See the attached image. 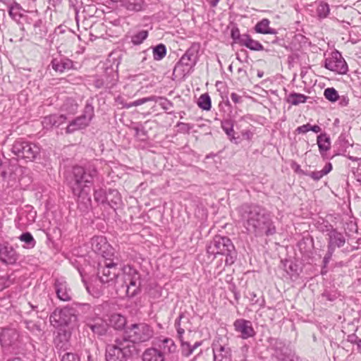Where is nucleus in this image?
Masks as SVG:
<instances>
[{
  "mask_svg": "<svg viewBox=\"0 0 361 361\" xmlns=\"http://www.w3.org/2000/svg\"><path fill=\"white\" fill-rule=\"evenodd\" d=\"M238 214L239 222L248 233L270 236L276 233L271 214L262 206L244 204L238 208Z\"/></svg>",
  "mask_w": 361,
  "mask_h": 361,
  "instance_id": "1",
  "label": "nucleus"
},
{
  "mask_svg": "<svg viewBox=\"0 0 361 361\" xmlns=\"http://www.w3.org/2000/svg\"><path fill=\"white\" fill-rule=\"evenodd\" d=\"M97 174L96 166L89 164L85 167L74 166L66 177L73 195L77 197L78 208L82 212H87L91 208L90 187Z\"/></svg>",
  "mask_w": 361,
  "mask_h": 361,
  "instance_id": "2",
  "label": "nucleus"
},
{
  "mask_svg": "<svg viewBox=\"0 0 361 361\" xmlns=\"http://www.w3.org/2000/svg\"><path fill=\"white\" fill-rule=\"evenodd\" d=\"M207 253L226 257L225 266H231L237 259V252L231 240L226 236L216 235L207 247Z\"/></svg>",
  "mask_w": 361,
  "mask_h": 361,
  "instance_id": "3",
  "label": "nucleus"
},
{
  "mask_svg": "<svg viewBox=\"0 0 361 361\" xmlns=\"http://www.w3.org/2000/svg\"><path fill=\"white\" fill-rule=\"evenodd\" d=\"M136 350L135 345L123 336L116 338L114 344L106 345L105 358L106 361H127Z\"/></svg>",
  "mask_w": 361,
  "mask_h": 361,
  "instance_id": "4",
  "label": "nucleus"
},
{
  "mask_svg": "<svg viewBox=\"0 0 361 361\" xmlns=\"http://www.w3.org/2000/svg\"><path fill=\"white\" fill-rule=\"evenodd\" d=\"M123 284L128 297H134L141 291L144 279L140 273L131 265H123L121 271Z\"/></svg>",
  "mask_w": 361,
  "mask_h": 361,
  "instance_id": "5",
  "label": "nucleus"
},
{
  "mask_svg": "<svg viewBox=\"0 0 361 361\" xmlns=\"http://www.w3.org/2000/svg\"><path fill=\"white\" fill-rule=\"evenodd\" d=\"M123 264L115 262L111 257L99 264L97 276L102 283H115L121 274Z\"/></svg>",
  "mask_w": 361,
  "mask_h": 361,
  "instance_id": "6",
  "label": "nucleus"
},
{
  "mask_svg": "<svg viewBox=\"0 0 361 361\" xmlns=\"http://www.w3.org/2000/svg\"><path fill=\"white\" fill-rule=\"evenodd\" d=\"M126 340L134 345L149 341L154 336L152 326L145 323L133 324L125 330Z\"/></svg>",
  "mask_w": 361,
  "mask_h": 361,
  "instance_id": "7",
  "label": "nucleus"
},
{
  "mask_svg": "<svg viewBox=\"0 0 361 361\" xmlns=\"http://www.w3.org/2000/svg\"><path fill=\"white\" fill-rule=\"evenodd\" d=\"M267 349L271 356L278 361H287L295 355L286 343L280 338L270 337L267 339Z\"/></svg>",
  "mask_w": 361,
  "mask_h": 361,
  "instance_id": "8",
  "label": "nucleus"
},
{
  "mask_svg": "<svg viewBox=\"0 0 361 361\" xmlns=\"http://www.w3.org/2000/svg\"><path fill=\"white\" fill-rule=\"evenodd\" d=\"M39 152V147L36 144L22 139L16 140L12 146V152L26 161H34Z\"/></svg>",
  "mask_w": 361,
  "mask_h": 361,
  "instance_id": "9",
  "label": "nucleus"
},
{
  "mask_svg": "<svg viewBox=\"0 0 361 361\" xmlns=\"http://www.w3.org/2000/svg\"><path fill=\"white\" fill-rule=\"evenodd\" d=\"M94 116V106L92 103L87 102L82 114L72 120L66 128L67 134H71L80 130L85 129L89 126Z\"/></svg>",
  "mask_w": 361,
  "mask_h": 361,
  "instance_id": "10",
  "label": "nucleus"
},
{
  "mask_svg": "<svg viewBox=\"0 0 361 361\" xmlns=\"http://www.w3.org/2000/svg\"><path fill=\"white\" fill-rule=\"evenodd\" d=\"M76 320L77 316L75 311L70 307L56 309L49 317L51 324L56 328L68 326Z\"/></svg>",
  "mask_w": 361,
  "mask_h": 361,
  "instance_id": "11",
  "label": "nucleus"
},
{
  "mask_svg": "<svg viewBox=\"0 0 361 361\" xmlns=\"http://www.w3.org/2000/svg\"><path fill=\"white\" fill-rule=\"evenodd\" d=\"M324 67L338 74L344 75L348 71V66L340 51L335 49L325 59Z\"/></svg>",
  "mask_w": 361,
  "mask_h": 361,
  "instance_id": "12",
  "label": "nucleus"
},
{
  "mask_svg": "<svg viewBox=\"0 0 361 361\" xmlns=\"http://www.w3.org/2000/svg\"><path fill=\"white\" fill-rule=\"evenodd\" d=\"M93 196L97 203L106 204L112 208L121 202L120 195L117 190L109 189L106 192L105 190L99 188L94 190Z\"/></svg>",
  "mask_w": 361,
  "mask_h": 361,
  "instance_id": "13",
  "label": "nucleus"
},
{
  "mask_svg": "<svg viewBox=\"0 0 361 361\" xmlns=\"http://www.w3.org/2000/svg\"><path fill=\"white\" fill-rule=\"evenodd\" d=\"M214 361H224L231 359V349L226 341L218 337L212 345Z\"/></svg>",
  "mask_w": 361,
  "mask_h": 361,
  "instance_id": "14",
  "label": "nucleus"
},
{
  "mask_svg": "<svg viewBox=\"0 0 361 361\" xmlns=\"http://www.w3.org/2000/svg\"><path fill=\"white\" fill-rule=\"evenodd\" d=\"M20 341V333L16 329H4L0 334V343L4 348H18Z\"/></svg>",
  "mask_w": 361,
  "mask_h": 361,
  "instance_id": "15",
  "label": "nucleus"
},
{
  "mask_svg": "<svg viewBox=\"0 0 361 361\" xmlns=\"http://www.w3.org/2000/svg\"><path fill=\"white\" fill-rule=\"evenodd\" d=\"M92 250L102 255L105 259H109L114 255L113 247L109 244L105 237L96 235L91 239Z\"/></svg>",
  "mask_w": 361,
  "mask_h": 361,
  "instance_id": "16",
  "label": "nucleus"
},
{
  "mask_svg": "<svg viewBox=\"0 0 361 361\" xmlns=\"http://www.w3.org/2000/svg\"><path fill=\"white\" fill-rule=\"evenodd\" d=\"M19 259V254L9 243H0V261L8 265L15 264Z\"/></svg>",
  "mask_w": 361,
  "mask_h": 361,
  "instance_id": "17",
  "label": "nucleus"
},
{
  "mask_svg": "<svg viewBox=\"0 0 361 361\" xmlns=\"http://www.w3.org/2000/svg\"><path fill=\"white\" fill-rule=\"evenodd\" d=\"M233 327L235 331L240 334L242 339H248L255 336V331L249 320L238 319L233 322Z\"/></svg>",
  "mask_w": 361,
  "mask_h": 361,
  "instance_id": "18",
  "label": "nucleus"
},
{
  "mask_svg": "<svg viewBox=\"0 0 361 361\" xmlns=\"http://www.w3.org/2000/svg\"><path fill=\"white\" fill-rule=\"evenodd\" d=\"M71 333L68 330L59 329L54 339V345L57 350L66 351L71 348L70 338Z\"/></svg>",
  "mask_w": 361,
  "mask_h": 361,
  "instance_id": "19",
  "label": "nucleus"
},
{
  "mask_svg": "<svg viewBox=\"0 0 361 361\" xmlns=\"http://www.w3.org/2000/svg\"><path fill=\"white\" fill-rule=\"evenodd\" d=\"M54 289L57 298L64 302L70 301L72 298V292L66 281L63 279H56L54 283Z\"/></svg>",
  "mask_w": 361,
  "mask_h": 361,
  "instance_id": "20",
  "label": "nucleus"
},
{
  "mask_svg": "<svg viewBox=\"0 0 361 361\" xmlns=\"http://www.w3.org/2000/svg\"><path fill=\"white\" fill-rule=\"evenodd\" d=\"M200 45L192 44L180 59L178 65L192 66L195 64Z\"/></svg>",
  "mask_w": 361,
  "mask_h": 361,
  "instance_id": "21",
  "label": "nucleus"
},
{
  "mask_svg": "<svg viewBox=\"0 0 361 361\" xmlns=\"http://www.w3.org/2000/svg\"><path fill=\"white\" fill-rule=\"evenodd\" d=\"M67 118L63 114H50L44 116L42 120V125L44 129L58 128L66 121Z\"/></svg>",
  "mask_w": 361,
  "mask_h": 361,
  "instance_id": "22",
  "label": "nucleus"
},
{
  "mask_svg": "<svg viewBox=\"0 0 361 361\" xmlns=\"http://www.w3.org/2000/svg\"><path fill=\"white\" fill-rule=\"evenodd\" d=\"M270 20L267 18H263L260 21L257 22L255 25L254 29L257 33L264 35H274L275 37L272 40L273 44H277L279 41V38L276 36L278 31L272 27H269Z\"/></svg>",
  "mask_w": 361,
  "mask_h": 361,
  "instance_id": "23",
  "label": "nucleus"
},
{
  "mask_svg": "<svg viewBox=\"0 0 361 361\" xmlns=\"http://www.w3.org/2000/svg\"><path fill=\"white\" fill-rule=\"evenodd\" d=\"M80 310L82 313V316L84 319L87 326H89L90 323H92L100 319L98 314L96 312L94 307L91 306L89 304L83 303L79 305Z\"/></svg>",
  "mask_w": 361,
  "mask_h": 361,
  "instance_id": "24",
  "label": "nucleus"
},
{
  "mask_svg": "<svg viewBox=\"0 0 361 361\" xmlns=\"http://www.w3.org/2000/svg\"><path fill=\"white\" fill-rule=\"evenodd\" d=\"M154 345L158 346V348L164 353V355L166 354H173L177 349L173 339L163 336L157 338V342Z\"/></svg>",
  "mask_w": 361,
  "mask_h": 361,
  "instance_id": "25",
  "label": "nucleus"
},
{
  "mask_svg": "<svg viewBox=\"0 0 361 361\" xmlns=\"http://www.w3.org/2000/svg\"><path fill=\"white\" fill-rule=\"evenodd\" d=\"M142 361H165L164 353L157 347L146 348L142 355Z\"/></svg>",
  "mask_w": 361,
  "mask_h": 361,
  "instance_id": "26",
  "label": "nucleus"
},
{
  "mask_svg": "<svg viewBox=\"0 0 361 361\" xmlns=\"http://www.w3.org/2000/svg\"><path fill=\"white\" fill-rule=\"evenodd\" d=\"M346 239L344 235L336 228L328 236L327 247L334 250L344 246Z\"/></svg>",
  "mask_w": 361,
  "mask_h": 361,
  "instance_id": "27",
  "label": "nucleus"
},
{
  "mask_svg": "<svg viewBox=\"0 0 361 361\" xmlns=\"http://www.w3.org/2000/svg\"><path fill=\"white\" fill-rule=\"evenodd\" d=\"M51 64L55 71L60 73L73 68V61L67 58L53 59Z\"/></svg>",
  "mask_w": 361,
  "mask_h": 361,
  "instance_id": "28",
  "label": "nucleus"
},
{
  "mask_svg": "<svg viewBox=\"0 0 361 361\" xmlns=\"http://www.w3.org/2000/svg\"><path fill=\"white\" fill-rule=\"evenodd\" d=\"M87 326L98 336L105 335L109 329V324L102 318L97 319V321L92 323H90Z\"/></svg>",
  "mask_w": 361,
  "mask_h": 361,
  "instance_id": "29",
  "label": "nucleus"
},
{
  "mask_svg": "<svg viewBox=\"0 0 361 361\" xmlns=\"http://www.w3.org/2000/svg\"><path fill=\"white\" fill-rule=\"evenodd\" d=\"M317 142L319 147V150L322 157L325 153L330 149L331 142L329 136L326 133H321L317 136Z\"/></svg>",
  "mask_w": 361,
  "mask_h": 361,
  "instance_id": "30",
  "label": "nucleus"
},
{
  "mask_svg": "<svg viewBox=\"0 0 361 361\" xmlns=\"http://www.w3.org/2000/svg\"><path fill=\"white\" fill-rule=\"evenodd\" d=\"M221 126L229 140L236 143V137H235V131L233 129V121L231 118H225L221 121Z\"/></svg>",
  "mask_w": 361,
  "mask_h": 361,
  "instance_id": "31",
  "label": "nucleus"
},
{
  "mask_svg": "<svg viewBox=\"0 0 361 361\" xmlns=\"http://www.w3.org/2000/svg\"><path fill=\"white\" fill-rule=\"evenodd\" d=\"M78 106L79 105L75 99L68 97L64 101L61 110L68 115H74L78 111Z\"/></svg>",
  "mask_w": 361,
  "mask_h": 361,
  "instance_id": "32",
  "label": "nucleus"
},
{
  "mask_svg": "<svg viewBox=\"0 0 361 361\" xmlns=\"http://www.w3.org/2000/svg\"><path fill=\"white\" fill-rule=\"evenodd\" d=\"M25 10L22 6L17 2L13 1L8 6V14L11 18L15 21H19L23 16V12Z\"/></svg>",
  "mask_w": 361,
  "mask_h": 361,
  "instance_id": "33",
  "label": "nucleus"
},
{
  "mask_svg": "<svg viewBox=\"0 0 361 361\" xmlns=\"http://www.w3.org/2000/svg\"><path fill=\"white\" fill-rule=\"evenodd\" d=\"M109 324L116 330H121L126 324V319L120 314H112L109 317Z\"/></svg>",
  "mask_w": 361,
  "mask_h": 361,
  "instance_id": "34",
  "label": "nucleus"
},
{
  "mask_svg": "<svg viewBox=\"0 0 361 361\" xmlns=\"http://www.w3.org/2000/svg\"><path fill=\"white\" fill-rule=\"evenodd\" d=\"M244 38L240 46L245 47L252 51H262L264 49L263 45L259 41L253 39L250 35L247 34Z\"/></svg>",
  "mask_w": 361,
  "mask_h": 361,
  "instance_id": "35",
  "label": "nucleus"
},
{
  "mask_svg": "<svg viewBox=\"0 0 361 361\" xmlns=\"http://www.w3.org/2000/svg\"><path fill=\"white\" fill-rule=\"evenodd\" d=\"M18 239L24 243L23 247L25 249H32L35 247L37 243L34 237L30 232L23 233L18 237Z\"/></svg>",
  "mask_w": 361,
  "mask_h": 361,
  "instance_id": "36",
  "label": "nucleus"
},
{
  "mask_svg": "<svg viewBox=\"0 0 361 361\" xmlns=\"http://www.w3.org/2000/svg\"><path fill=\"white\" fill-rule=\"evenodd\" d=\"M307 97L303 94L293 92L288 95L286 101L288 103L296 106L306 102Z\"/></svg>",
  "mask_w": 361,
  "mask_h": 361,
  "instance_id": "37",
  "label": "nucleus"
},
{
  "mask_svg": "<svg viewBox=\"0 0 361 361\" xmlns=\"http://www.w3.org/2000/svg\"><path fill=\"white\" fill-rule=\"evenodd\" d=\"M148 34V31L146 30H138L131 35V42L134 45H140L147 38Z\"/></svg>",
  "mask_w": 361,
  "mask_h": 361,
  "instance_id": "38",
  "label": "nucleus"
},
{
  "mask_svg": "<svg viewBox=\"0 0 361 361\" xmlns=\"http://www.w3.org/2000/svg\"><path fill=\"white\" fill-rule=\"evenodd\" d=\"M23 323L25 325V328L33 335L39 336H40L43 330L41 328L40 324L35 322L33 321L25 320Z\"/></svg>",
  "mask_w": 361,
  "mask_h": 361,
  "instance_id": "39",
  "label": "nucleus"
},
{
  "mask_svg": "<svg viewBox=\"0 0 361 361\" xmlns=\"http://www.w3.org/2000/svg\"><path fill=\"white\" fill-rule=\"evenodd\" d=\"M152 49L153 58L155 61H161L166 54V47L164 44H159L151 47Z\"/></svg>",
  "mask_w": 361,
  "mask_h": 361,
  "instance_id": "40",
  "label": "nucleus"
},
{
  "mask_svg": "<svg viewBox=\"0 0 361 361\" xmlns=\"http://www.w3.org/2000/svg\"><path fill=\"white\" fill-rule=\"evenodd\" d=\"M330 13V8L328 3L320 1L317 4L316 13L319 19H324L327 18Z\"/></svg>",
  "mask_w": 361,
  "mask_h": 361,
  "instance_id": "41",
  "label": "nucleus"
},
{
  "mask_svg": "<svg viewBox=\"0 0 361 361\" xmlns=\"http://www.w3.org/2000/svg\"><path fill=\"white\" fill-rule=\"evenodd\" d=\"M197 105L202 110H210L212 107V101L209 95L207 93L201 94L198 99Z\"/></svg>",
  "mask_w": 361,
  "mask_h": 361,
  "instance_id": "42",
  "label": "nucleus"
},
{
  "mask_svg": "<svg viewBox=\"0 0 361 361\" xmlns=\"http://www.w3.org/2000/svg\"><path fill=\"white\" fill-rule=\"evenodd\" d=\"M144 1L143 0H128L126 2V8L128 11H140L143 9Z\"/></svg>",
  "mask_w": 361,
  "mask_h": 361,
  "instance_id": "43",
  "label": "nucleus"
},
{
  "mask_svg": "<svg viewBox=\"0 0 361 361\" xmlns=\"http://www.w3.org/2000/svg\"><path fill=\"white\" fill-rule=\"evenodd\" d=\"M156 99H157V96H151V97H144V98L137 99L133 102H130V103H128L126 104H123V107L126 109H130L133 106H137L144 104L146 102H152V100H156Z\"/></svg>",
  "mask_w": 361,
  "mask_h": 361,
  "instance_id": "44",
  "label": "nucleus"
},
{
  "mask_svg": "<svg viewBox=\"0 0 361 361\" xmlns=\"http://www.w3.org/2000/svg\"><path fill=\"white\" fill-rule=\"evenodd\" d=\"M283 269L290 276L298 274V266L291 261H282Z\"/></svg>",
  "mask_w": 361,
  "mask_h": 361,
  "instance_id": "45",
  "label": "nucleus"
},
{
  "mask_svg": "<svg viewBox=\"0 0 361 361\" xmlns=\"http://www.w3.org/2000/svg\"><path fill=\"white\" fill-rule=\"evenodd\" d=\"M324 95L326 99L334 102L339 98L338 92L334 87H328L324 90Z\"/></svg>",
  "mask_w": 361,
  "mask_h": 361,
  "instance_id": "46",
  "label": "nucleus"
},
{
  "mask_svg": "<svg viewBox=\"0 0 361 361\" xmlns=\"http://www.w3.org/2000/svg\"><path fill=\"white\" fill-rule=\"evenodd\" d=\"M180 350L181 354L183 357H189L190 355L192 354L193 349L192 347V345L188 341H185L184 340L180 341Z\"/></svg>",
  "mask_w": 361,
  "mask_h": 361,
  "instance_id": "47",
  "label": "nucleus"
},
{
  "mask_svg": "<svg viewBox=\"0 0 361 361\" xmlns=\"http://www.w3.org/2000/svg\"><path fill=\"white\" fill-rule=\"evenodd\" d=\"M152 102H159V106L165 111H168L173 106L172 102L163 97H157V99L152 100Z\"/></svg>",
  "mask_w": 361,
  "mask_h": 361,
  "instance_id": "48",
  "label": "nucleus"
},
{
  "mask_svg": "<svg viewBox=\"0 0 361 361\" xmlns=\"http://www.w3.org/2000/svg\"><path fill=\"white\" fill-rule=\"evenodd\" d=\"M246 35L247 34L241 35L238 27H233L231 30V37L233 41L239 45L242 44L243 40L245 39L244 37H245Z\"/></svg>",
  "mask_w": 361,
  "mask_h": 361,
  "instance_id": "49",
  "label": "nucleus"
},
{
  "mask_svg": "<svg viewBox=\"0 0 361 361\" xmlns=\"http://www.w3.org/2000/svg\"><path fill=\"white\" fill-rule=\"evenodd\" d=\"M336 228L329 224L327 221H324L323 223L319 227V230L323 233H326L329 236Z\"/></svg>",
  "mask_w": 361,
  "mask_h": 361,
  "instance_id": "50",
  "label": "nucleus"
},
{
  "mask_svg": "<svg viewBox=\"0 0 361 361\" xmlns=\"http://www.w3.org/2000/svg\"><path fill=\"white\" fill-rule=\"evenodd\" d=\"M12 284L11 276L5 275L0 277V291L8 288Z\"/></svg>",
  "mask_w": 361,
  "mask_h": 361,
  "instance_id": "51",
  "label": "nucleus"
},
{
  "mask_svg": "<svg viewBox=\"0 0 361 361\" xmlns=\"http://www.w3.org/2000/svg\"><path fill=\"white\" fill-rule=\"evenodd\" d=\"M183 318V315L180 314L178 319L176 320L175 326L176 328L178 338L179 341L183 340V334L185 333V329L180 326V320Z\"/></svg>",
  "mask_w": 361,
  "mask_h": 361,
  "instance_id": "52",
  "label": "nucleus"
},
{
  "mask_svg": "<svg viewBox=\"0 0 361 361\" xmlns=\"http://www.w3.org/2000/svg\"><path fill=\"white\" fill-rule=\"evenodd\" d=\"M61 361H80V357L75 353L66 352L61 356Z\"/></svg>",
  "mask_w": 361,
  "mask_h": 361,
  "instance_id": "53",
  "label": "nucleus"
},
{
  "mask_svg": "<svg viewBox=\"0 0 361 361\" xmlns=\"http://www.w3.org/2000/svg\"><path fill=\"white\" fill-rule=\"evenodd\" d=\"M303 173L307 176L312 178L314 180L318 181L323 176H324V173L322 171H310V172H303Z\"/></svg>",
  "mask_w": 361,
  "mask_h": 361,
  "instance_id": "54",
  "label": "nucleus"
},
{
  "mask_svg": "<svg viewBox=\"0 0 361 361\" xmlns=\"http://www.w3.org/2000/svg\"><path fill=\"white\" fill-rule=\"evenodd\" d=\"M246 298L249 299V300L251 302L252 305L259 304L260 307H262L264 305V300L261 303L259 302V299H257V295L255 292L248 291Z\"/></svg>",
  "mask_w": 361,
  "mask_h": 361,
  "instance_id": "55",
  "label": "nucleus"
},
{
  "mask_svg": "<svg viewBox=\"0 0 361 361\" xmlns=\"http://www.w3.org/2000/svg\"><path fill=\"white\" fill-rule=\"evenodd\" d=\"M334 251L335 250H334L329 247H327V252L323 259V262L325 266L327 265L328 263L329 262V261L331 260Z\"/></svg>",
  "mask_w": 361,
  "mask_h": 361,
  "instance_id": "56",
  "label": "nucleus"
},
{
  "mask_svg": "<svg viewBox=\"0 0 361 361\" xmlns=\"http://www.w3.org/2000/svg\"><path fill=\"white\" fill-rule=\"evenodd\" d=\"M322 298H324L326 300L332 302L337 298V294L336 293L325 291L322 293Z\"/></svg>",
  "mask_w": 361,
  "mask_h": 361,
  "instance_id": "57",
  "label": "nucleus"
},
{
  "mask_svg": "<svg viewBox=\"0 0 361 361\" xmlns=\"http://www.w3.org/2000/svg\"><path fill=\"white\" fill-rule=\"evenodd\" d=\"M310 130V124L307 123L300 126H298L295 131L299 134H305Z\"/></svg>",
  "mask_w": 361,
  "mask_h": 361,
  "instance_id": "58",
  "label": "nucleus"
},
{
  "mask_svg": "<svg viewBox=\"0 0 361 361\" xmlns=\"http://www.w3.org/2000/svg\"><path fill=\"white\" fill-rule=\"evenodd\" d=\"M360 340L361 338H358L355 334H351L347 336V341L354 345H356Z\"/></svg>",
  "mask_w": 361,
  "mask_h": 361,
  "instance_id": "59",
  "label": "nucleus"
},
{
  "mask_svg": "<svg viewBox=\"0 0 361 361\" xmlns=\"http://www.w3.org/2000/svg\"><path fill=\"white\" fill-rule=\"evenodd\" d=\"M231 99L235 104H240L243 102L242 97L238 95L235 92H232L231 94Z\"/></svg>",
  "mask_w": 361,
  "mask_h": 361,
  "instance_id": "60",
  "label": "nucleus"
},
{
  "mask_svg": "<svg viewBox=\"0 0 361 361\" xmlns=\"http://www.w3.org/2000/svg\"><path fill=\"white\" fill-rule=\"evenodd\" d=\"M331 170H332V164L330 162H329L324 166V167L323 168V169L322 171L325 176L327 173H329Z\"/></svg>",
  "mask_w": 361,
  "mask_h": 361,
  "instance_id": "61",
  "label": "nucleus"
},
{
  "mask_svg": "<svg viewBox=\"0 0 361 361\" xmlns=\"http://www.w3.org/2000/svg\"><path fill=\"white\" fill-rule=\"evenodd\" d=\"M26 208L29 209L30 215V216L32 218L31 221H34L35 216H36V212L33 211V207L32 206L27 205Z\"/></svg>",
  "mask_w": 361,
  "mask_h": 361,
  "instance_id": "62",
  "label": "nucleus"
},
{
  "mask_svg": "<svg viewBox=\"0 0 361 361\" xmlns=\"http://www.w3.org/2000/svg\"><path fill=\"white\" fill-rule=\"evenodd\" d=\"M61 1L62 0H49V4L55 8L57 6H59Z\"/></svg>",
  "mask_w": 361,
  "mask_h": 361,
  "instance_id": "63",
  "label": "nucleus"
},
{
  "mask_svg": "<svg viewBox=\"0 0 361 361\" xmlns=\"http://www.w3.org/2000/svg\"><path fill=\"white\" fill-rule=\"evenodd\" d=\"M310 130L313 131L315 133H318L322 131V128L320 126H319L317 125H314V126L310 125Z\"/></svg>",
  "mask_w": 361,
  "mask_h": 361,
  "instance_id": "64",
  "label": "nucleus"
}]
</instances>
